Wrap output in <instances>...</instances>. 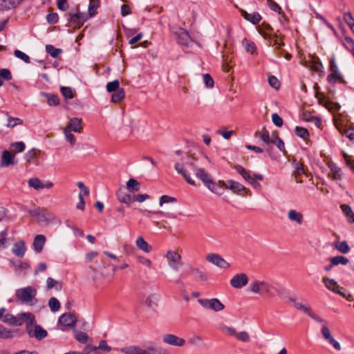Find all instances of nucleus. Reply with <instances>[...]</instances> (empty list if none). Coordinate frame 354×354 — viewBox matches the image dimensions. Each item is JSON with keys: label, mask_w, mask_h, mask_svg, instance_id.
I'll list each match as a JSON object with an SVG mask.
<instances>
[{"label": "nucleus", "mask_w": 354, "mask_h": 354, "mask_svg": "<svg viewBox=\"0 0 354 354\" xmlns=\"http://www.w3.org/2000/svg\"><path fill=\"white\" fill-rule=\"evenodd\" d=\"M162 342L171 346H183L185 344V340L178 337L173 334H165L162 336Z\"/></svg>", "instance_id": "nucleus-13"}, {"label": "nucleus", "mask_w": 354, "mask_h": 354, "mask_svg": "<svg viewBox=\"0 0 354 354\" xmlns=\"http://www.w3.org/2000/svg\"><path fill=\"white\" fill-rule=\"evenodd\" d=\"M96 348L92 345H87L82 352L71 351L65 354H88L92 351H95Z\"/></svg>", "instance_id": "nucleus-64"}, {"label": "nucleus", "mask_w": 354, "mask_h": 354, "mask_svg": "<svg viewBox=\"0 0 354 354\" xmlns=\"http://www.w3.org/2000/svg\"><path fill=\"white\" fill-rule=\"evenodd\" d=\"M118 199L120 203L127 204L128 205H130L131 202L133 201V196L131 195V193H125L122 190H119L117 192Z\"/></svg>", "instance_id": "nucleus-27"}, {"label": "nucleus", "mask_w": 354, "mask_h": 354, "mask_svg": "<svg viewBox=\"0 0 354 354\" xmlns=\"http://www.w3.org/2000/svg\"><path fill=\"white\" fill-rule=\"evenodd\" d=\"M219 328L229 336H236V331L234 328L227 326L224 324H221Z\"/></svg>", "instance_id": "nucleus-53"}, {"label": "nucleus", "mask_w": 354, "mask_h": 354, "mask_svg": "<svg viewBox=\"0 0 354 354\" xmlns=\"http://www.w3.org/2000/svg\"><path fill=\"white\" fill-rule=\"evenodd\" d=\"M89 15L86 13L77 12L71 17L70 21L81 27L84 23L88 19Z\"/></svg>", "instance_id": "nucleus-20"}, {"label": "nucleus", "mask_w": 354, "mask_h": 354, "mask_svg": "<svg viewBox=\"0 0 354 354\" xmlns=\"http://www.w3.org/2000/svg\"><path fill=\"white\" fill-rule=\"evenodd\" d=\"M25 144L23 142H16L10 144L11 152L15 155L17 153L22 152L25 149Z\"/></svg>", "instance_id": "nucleus-41"}, {"label": "nucleus", "mask_w": 354, "mask_h": 354, "mask_svg": "<svg viewBox=\"0 0 354 354\" xmlns=\"http://www.w3.org/2000/svg\"><path fill=\"white\" fill-rule=\"evenodd\" d=\"M26 248L24 241L16 242L12 248V252L18 257L22 258L26 252Z\"/></svg>", "instance_id": "nucleus-21"}, {"label": "nucleus", "mask_w": 354, "mask_h": 354, "mask_svg": "<svg viewBox=\"0 0 354 354\" xmlns=\"http://www.w3.org/2000/svg\"><path fill=\"white\" fill-rule=\"evenodd\" d=\"M275 53L278 57L283 56L287 60H290L292 57L290 53L281 49V46H279L275 47Z\"/></svg>", "instance_id": "nucleus-57"}, {"label": "nucleus", "mask_w": 354, "mask_h": 354, "mask_svg": "<svg viewBox=\"0 0 354 354\" xmlns=\"http://www.w3.org/2000/svg\"><path fill=\"white\" fill-rule=\"evenodd\" d=\"M332 266H337L339 264L346 265L348 263V259L343 256H336L332 257L330 259Z\"/></svg>", "instance_id": "nucleus-45"}, {"label": "nucleus", "mask_w": 354, "mask_h": 354, "mask_svg": "<svg viewBox=\"0 0 354 354\" xmlns=\"http://www.w3.org/2000/svg\"><path fill=\"white\" fill-rule=\"evenodd\" d=\"M28 186L36 190L44 189L43 182L38 178H31L28 181Z\"/></svg>", "instance_id": "nucleus-38"}, {"label": "nucleus", "mask_w": 354, "mask_h": 354, "mask_svg": "<svg viewBox=\"0 0 354 354\" xmlns=\"http://www.w3.org/2000/svg\"><path fill=\"white\" fill-rule=\"evenodd\" d=\"M12 337L10 330L6 329L2 325H0V337L3 339H8Z\"/></svg>", "instance_id": "nucleus-63"}, {"label": "nucleus", "mask_w": 354, "mask_h": 354, "mask_svg": "<svg viewBox=\"0 0 354 354\" xmlns=\"http://www.w3.org/2000/svg\"><path fill=\"white\" fill-rule=\"evenodd\" d=\"M120 352L124 354H171L167 349L155 346L143 349L138 346L131 345L120 348Z\"/></svg>", "instance_id": "nucleus-3"}, {"label": "nucleus", "mask_w": 354, "mask_h": 354, "mask_svg": "<svg viewBox=\"0 0 354 354\" xmlns=\"http://www.w3.org/2000/svg\"><path fill=\"white\" fill-rule=\"evenodd\" d=\"M98 8V1L96 0H91L88 6V15L93 17L95 15V10Z\"/></svg>", "instance_id": "nucleus-58"}, {"label": "nucleus", "mask_w": 354, "mask_h": 354, "mask_svg": "<svg viewBox=\"0 0 354 354\" xmlns=\"http://www.w3.org/2000/svg\"><path fill=\"white\" fill-rule=\"evenodd\" d=\"M295 133L297 136L306 139L309 136V133L308 130L304 127H297L295 128Z\"/></svg>", "instance_id": "nucleus-55"}, {"label": "nucleus", "mask_w": 354, "mask_h": 354, "mask_svg": "<svg viewBox=\"0 0 354 354\" xmlns=\"http://www.w3.org/2000/svg\"><path fill=\"white\" fill-rule=\"evenodd\" d=\"M333 247L342 254H346L349 252L350 248L346 241H335L333 243Z\"/></svg>", "instance_id": "nucleus-32"}, {"label": "nucleus", "mask_w": 354, "mask_h": 354, "mask_svg": "<svg viewBox=\"0 0 354 354\" xmlns=\"http://www.w3.org/2000/svg\"><path fill=\"white\" fill-rule=\"evenodd\" d=\"M48 306L53 312L59 310L60 308V303L57 299L51 297L48 301Z\"/></svg>", "instance_id": "nucleus-51"}, {"label": "nucleus", "mask_w": 354, "mask_h": 354, "mask_svg": "<svg viewBox=\"0 0 354 354\" xmlns=\"http://www.w3.org/2000/svg\"><path fill=\"white\" fill-rule=\"evenodd\" d=\"M64 133L66 140L70 143L71 147H73L75 143L76 139L75 136L71 133V131L68 130V129L64 128Z\"/></svg>", "instance_id": "nucleus-52"}, {"label": "nucleus", "mask_w": 354, "mask_h": 354, "mask_svg": "<svg viewBox=\"0 0 354 354\" xmlns=\"http://www.w3.org/2000/svg\"><path fill=\"white\" fill-rule=\"evenodd\" d=\"M82 119L77 118H71L68 124L64 129H68L70 131L80 133L82 131Z\"/></svg>", "instance_id": "nucleus-18"}, {"label": "nucleus", "mask_w": 354, "mask_h": 354, "mask_svg": "<svg viewBox=\"0 0 354 354\" xmlns=\"http://www.w3.org/2000/svg\"><path fill=\"white\" fill-rule=\"evenodd\" d=\"M289 301L294 304V306L296 309L304 312L307 314L310 317L313 319L315 321L324 323L326 321L319 315H316L311 309L310 305L308 303L302 304L301 302L297 301L295 298L289 297Z\"/></svg>", "instance_id": "nucleus-6"}, {"label": "nucleus", "mask_w": 354, "mask_h": 354, "mask_svg": "<svg viewBox=\"0 0 354 354\" xmlns=\"http://www.w3.org/2000/svg\"><path fill=\"white\" fill-rule=\"evenodd\" d=\"M20 316V318L17 319L10 314H7L3 316V322L8 323L12 326H18L22 325L24 322H26L27 324H31L34 321V317L30 313H23Z\"/></svg>", "instance_id": "nucleus-5"}, {"label": "nucleus", "mask_w": 354, "mask_h": 354, "mask_svg": "<svg viewBox=\"0 0 354 354\" xmlns=\"http://www.w3.org/2000/svg\"><path fill=\"white\" fill-rule=\"evenodd\" d=\"M48 333L46 330L42 328L40 326L36 325L35 326L34 335L36 339L41 340L47 336Z\"/></svg>", "instance_id": "nucleus-39"}, {"label": "nucleus", "mask_w": 354, "mask_h": 354, "mask_svg": "<svg viewBox=\"0 0 354 354\" xmlns=\"http://www.w3.org/2000/svg\"><path fill=\"white\" fill-rule=\"evenodd\" d=\"M344 47L354 56V40L350 37H346L343 43Z\"/></svg>", "instance_id": "nucleus-47"}, {"label": "nucleus", "mask_w": 354, "mask_h": 354, "mask_svg": "<svg viewBox=\"0 0 354 354\" xmlns=\"http://www.w3.org/2000/svg\"><path fill=\"white\" fill-rule=\"evenodd\" d=\"M200 304L205 308L212 310L215 312H219L224 309L225 306L221 301L216 298L200 299L198 300Z\"/></svg>", "instance_id": "nucleus-8"}, {"label": "nucleus", "mask_w": 354, "mask_h": 354, "mask_svg": "<svg viewBox=\"0 0 354 354\" xmlns=\"http://www.w3.org/2000/svg\"><path fill=\"white\" fill-rule=\"evenodd\" d=\"M46 243V237L42 234L37 235L33 241V248L36 252L40 253Z\"/></svg>", "instance_id": "nucleus-22"}, {"label": "nucleus", "mask_w": 354, "mask_h": 354, "mask_svg": "<svg viewBox=\"0 0 354 354\" xmlns=\"http://www.w3.org/2000/svg\"><path fill=\"white\" fill-rule=\"evenodd\" d=\"M36 295L37 290L32 286L20 288L16 292L17 298L25 304H30Z\"/></svg>", "instance_id": "nucleus-7"}, {"label": "nucleus", "mask_w": 354, "mask_h": 354, "mask_svg": "<svg viewBox=\"0 0 354 354\" xmlns=\"http://www.w3.org/2000/svg\"><path fill=\"white\" fill-rule=\"evenodd\" d=\"M46 285H47L48 290H50L53 288H55V290H60L62 289L61 283L51 277H48L47 279Z\"/></svg>", "instance_id": "nucleus-42"}, {"label": "nucleus", "mask_w": 354, "mask_h": 354, "mask_svg": "<svg viewBox=\"0 0 354 354\" xmlns=\"http://www.w3.org/2000/svg\"><path fill=\"white\" fill-rule=\"evenodd\" d=\"M75 339L79 342H80L82 344H85L87 342L88 339V335L86 333L80 331V332L76 333Z\"/></svg>", "instance_id": "nucleus-62"}, {"label": "nucleus", "mask_w": 354, "mask_h": 354, "mask_svg": "<svg viewBox=\"0 0 354 354\" xmlns=\"http://www.w3.org/2000/svg\"><path fill=\"white\" fill-rule=\"evenodd\" d=\"M227 189H231L236 194H240L241 192H246L248 190V189L243 185L232 180H228Z\"/></svg>", "instance_id": "nucleus-25"}, {"label": "nucleus", "mask_w": 354, "mask_h": 354, "mask_svg": "<svg viewBox=\"0 0 354 354\" xmlns=\"http://www.w3.org/2000/svg\"><path fill=\"white\" fill-rule=\"evenodd\" d=\"M257 135L259 136L261 140L265 143L266 151H269L271 149L270 142L272 138H270L268 131L265 128H263L261 132H256L255 136H257Z\"/></svg>", "instance_id": "nucleus-23"}, {"label": "nucleus", "mask_w": 354, "mask_h": 354, "mask_svg": "<svg viewBox=\"0 0 354 354\" xmlns=\"http://www.w3.org/2000/svg\"><path fill=\"white\" fill-rule=\"evenodd\" d=\"M14 55L19 59H22L24 62L28 64L30 62V59L28 55L21 52L19 50H15L14 51Z\"/></svg>", "instance_id": "nucleus-61"}, {"label": "nucleus", "mask_w": 354, "mask_h": 354, "mask_svg": "<svg viewBox=\"0 0 354 354\" xmlns=\"http://www.w3.org/2000/svg\"><path fill=\"white\" fill-rule=\"evenodd\" d=\"M189 268L191 274L197 276L202 281L207 280V275L205 273H203L202 271H201L198 268H195L194 266H190L189 267Z\"/></svg>", "instance_id": "nucleus-46"}, {"label": "nucleus", "mask_w": 354, "mask_h": 354, "mask_svg": "<svg viewBox=\"0 0 354 354\" xmlns=\"http://www.w3.org/2000/svg\"><path fill=\"white\" fill-rule=\"evenodd\" d=\"M136 245L140 250L146 253L150 252L152 250V247L141 236L137 238Z\"/></svg>", "instance_id": "nucleus-24"}, {"label": "nucleus", "mask_w": 354, "mask_h": 354, "mask_svg": "<svg viewBox=\"0 0 354 354\" xmlns=\"http://www.w3.org/2000/svg\"><path fill=\"white\" fill-rule=\"evenodd\" d=\"M287 216L290 221L296 223L299 225H302L304 223V217L303 214L296 209H290L288 212Z\"/></svg>", "instance_id": "nucleus-16"}, {"label": "nucleus", "mask_w": 354, "mask_h": 354, "mask_svg": "<svg viewBox=\"0 0 354 354\" xmlns=\"http://www.w3.org/2000/svg\"><path fill=\"white\" fill-rule=\"evenodd\" d=\"M321 333L324 339L329 344H332L335 349L337 351H340L342 349L340 344L332 336L330 329L326 325L322 326Z\"/></svg>", "instance_id": "nucleus-12"}, {"label": "nucleus", "mask_w": 354, "mask_h": 354, "mask_svg": "<svg viewBox=\"0 0 354 354\" xmlns=\"http://www.w3.org/2000/svg\"><path fill=\"white\" fill-rule=\"evenodd\" d=\"M266 39H268L270 42V45L273 46H282L284 45L283 41H280L278 39L277 35L275 33L271 34L270 38H266Z\"/></svg>", "instance_id": "nucleus-54"}, {"label": "nucleus", "mask_w": 354, "mask_h": 354, "mask_svg": "<svg viewBox=\"0 0 354 354\" xmlns=\"http://www.w3.org/2000/svg\"><path fill=\"white\" fill-rule=\"evenodd\" d=\"M177 32V41L180 45L187 46L192 43V39L187 30L180 28Z\"/></svg>", "instance_id": "nucleus-17"}, {"label": "nucleus", "mask_w": 354, "mask_h": 354, "mask_svg": "<svg viewBox=\"0 0 354 354\" xmlns=\"http://www.w3.org/2000/svg\"><path fill=\"white\" fill-rule=\"evenodd\" d=\"M157 300L158 296L155 294H152L147 297L145 301V304L149 308H153L156 305V302Z\"/></svg>", "instance_id": "nucleus-60"}, {"label": "nucleus", "mask_w": 354, "mask_h": 354, "mask_svg": "<svg viewBox=\"0 0 354 354\" xmlns=\"http://www.w3.org/2000/svg\"><path fill=\"white\" fill-rule=\"evenodd\" d=\"M182 162H178L175 164L174 168L178 174H180L187 183L191 185H196L195 181L192 178L189 173L187 171L185 165L192 169L195 174L207 171V167L212 164L209 157L203 153L197 156L187 155L182 159Z\"/></svg>", "instance_id": "nucleus-1"}, {"label": "nucleus", "mask_w": 354, "mask_h": 354, "mask_svg": "<svg viewBox=\"0 0 354 354\" xmlns=\"http://www.w3.org/2000/svg\"><path fill=\"white\" fill-rule=\"evenodd\" d=\"M106 88V91L109 93H113L121 88H120V82L117 80L113 82H108Z\"/></svg>", "instance_id": "nucleus-49"}, {"label": "nucleus", "mask_w": 354, "mask_h": 354, "mask_svg": "<svg viewBox=\"0 0 354 354\" xmlns=\"http://www.w3.org/2000/svg\"><path fill=\"white\" fill-rule=\"evenodd\" d=\"M15 156L10 151L4 150L2 152L1 166L7 167L11 165H16L17 162L15 158Z\"/></svg>", "instance_id": "nucleus-15"}, {"label": "nucleus", "mask_w": 354, "mask_h": 354, "mask_svg": "<svg viewBox=\"0 0 354 354\" xmlns=\"http://www.w3.org/2000/svg\"><path fill=\"white\" fill-rule=\"evenodd\" d=\"M329 70L331 72L327 77V80L329 82H333L334 80H339L341 82L345 83L342 74L338 70L334 57L331 58L330 60Z\"/></svg>", "instance_id": "nucleus-10"}, {"label": "nucleus", "mask_w": 354, "mask_h": 354, "mask_svg": "<svg viewBox=\"0 0 354 354\" xmlns=\"http://www.w3.org/2000/svg\"><path fill=\"white\" fill-rule=\"evenodd\" d=\"M41 95L46 98L47 102L50 106H57L59 104V100L57 95L47 93H41Z\"/></svg>", "instance_id": "nucleus-34"}, {"label": "nucleus", "mask_w": 354, "mask_h": 354, "mask_svg": "<svg viewBox=\"0 0 354 354\" xmlns=\"http://www.w3.org/2000/svg\"><path fill=\"white\" fill-rule=\"evenodd\" d=\"M165 257L167 259L168 265L174 271H178L181 266V256L176 251L169 250Z\"/></svg>", "instance_id": "nucleus-9"}, {"label": "nucleus", "mask_w": 354, "mask_h": 354, "mask_svg": "<svg viewBox=\"0 0 354 354\" xmlns=\"http://www.w3.org/2000/svg\"><path fill=\"white\" fill-rule=\"evenodd\" d=\"M250 290L257 295H262L269 297L274 296V291H275L278 295L282 294V291L279 289L276 288L270 283L263 280H254L250 283Z\"/></svg>", "instance_id": "nucleus-2"}, {"label": "nucleus", "mask_w": 354, "mask_h": 354, "mask_svg": "<svg viewBox=\"0 0 354 354\" xmlns=\"http://www.w3.org/2000/svg\"><path fill=\"white\" fill-rule=\"evenodd\" d=\"M127 189L129 193L133 194L140 189V183L134 178H130L127 182Z\"/></svg>", "instance_id": "nucleus-28"}, {"label": "nucleus", "mask_w": 354, "mask_h": 354, "mask_svg": "<svg viewBox=\"0 0 354 354\" xmlns=\"http://www.w3.org/2000/svg\"><path fill=\"white\" fill-rule=\"evenodd\" d=\"M328 167L330 170V173L328 174V176H331L333 180H340L342 178L341 169L333 162L330 163Z\"/></svg>", "instance_id": "nucleus-26"}, {"label": "nucleus", "mask_w": 354, "mask_h": 354, "mask_svg": "<svg viewBox=\"0 0 354 354\" xmlns=\"http://www.w3.org/2000/svg\"><path fill=\"white\" fill-rule=\"evenodd\" d=\"M294 167L295 169L294 171V176L297 183H301L302 180L300 179V176L305 173L304 169V165L302 163L297 162L294 161Z\"/></svg>", "instance_id": "nucleus-30"}, {"label": "nucleus", "mask_w": 354, "mask_h": 354, "mask_svg": "<svg viewBox=\"0 0 354 354\" xmlns=\"http://www.w3.org/2000/svg\"><path fill=\"white\" fill-rule=\"evenodd\" d=\"M46 52L50 55L51 57L55 58L59 54L62 53V50L60 48H56L52 45H46Z\"/></svg>", "instance_id": "nucleus-48"}, {"label": "nucleus", "mask_w": 354, "mask_h": 354, "mask_svg": "<svg viewBox=\"0 0 354 354\" xmlns=\"http://www.w3.org/2000/svg\"><path fill=\"white\" fill-rule=\"evenodd\" d=\"M60 91L63 96L66 99H72L74 96L73 91L70 87L62 86Z\"/></svg>", "instance_id": "nucleus-56"}, {"label": "nucleus", "mask_w": 354, "mask_h": 354, "mask_svg": "<svg viewBox=\"0 0 354 354\" xmlns=\"http://www.w3.org/2000/svg\"><path fill=\"white\" fill-rule=\"evenodd\" d=\"M234 169L242 176V177L244 178L245 180H246L248 183L252 179V177L251 176L249 171H246L242 166L241 165H236L234 167Z\"/></svg>", "instance_id": "nucleus-40"}, {"label": "nucleus", "mask_w": 354, "mask_h": 354, "mask_svg": "<svg viewBox=\"0 0 354 354\" xmlns=\"http://www.w3.org/2000/svg\"><path fill=\"white\" fill-rule=\"evenodd\" d=\"M195 176L200 179L204 185L212 192L221 195V186L212 179L211 175L207 171L195 174Z\"/></svg>", "instance_id": "nucleus-4"}, {"label": "nucleus", "mask_w": 354, "mask_h": 354, "mask_svg": "<svg viewBox=\"0 0 354 354\" xmlns=\"http://www.w3.org/2000/svg\"><path fill=\"white\" fill-rule=\"evenodd\" d=\"M206 260L221 268H227L230 267V264L221 255L216 253L207 254Z\"/></svg>", "instance_id": "nucleus-11"}, {"label": "nucleus", "mask_w": 354, "mask_h": 354, "mask_svg": "<svg viewBox=\"0 0 354 354\" xmlns=\"http://www.w3.org/2000/svg\"><path fill=\"white\" fill-rule=\"evenodd\" d=\"M243 46L248 53L254 55L257 51V46L253 41L244 39L242 41Z\"/></svg>", "instance_id": "nucleus-33"}, {"label": "nucleus", "mask_w": 354, "mask_h": 354, "mask_svg": "<svg viewBox=\"0 0 354 354\" xmlns=\"http://www.w3.org/2000/svg\"><path fill=\"white\" fill-rule=\"evenodd\" d=\"M343 213L346 216L350 223H354V213L352 212L351 207L346 204L341 205Z\"/></svg>", "instance_id": "nucleus-37"}, {"label": "nucleus", "mask_w": 354, "mask_h": 354, "mask_svg": "<svg viewBox=\"0 0 354 354\" xmlns=\"http://www.w3.org/2000/svg\"><path fill=\"white\" fill-rule=\"evenodd\" d=\"M260 33L263 37L266 38H270L271 34H273V29L270 25L267 24H263L259 30Z\"/></svg>", "instance_id": "nucleus-36"}, {"label": "nucleus", "mask_w": 354, "mask_h": 354, "mask_svg": "<svg viewBox=\"0 0 354 354\" xmlns=\"http://www.w3.org/2000/svg\"><path fill=\"white\" fill-rule=\"evenodd\" d=\"M261 19V15L256 12H254L251 14H248V17L247 20L252 22L254 24H258Z\"/></svg>", "instance_id": "nucleus-59"}, {"label": "nucleus", "mask_w": 354, "mask_h": 354, "mask_svg": "<svg viewBox=\"0 0 354 354\" xmlns=\"http://www.w3.org/2000/svg\"><path fill=\"white\" fill-rule=\"evenodd\" d=\"M336 128L341 133H344L351 140H354V130L352 129H345L342 126L335 122Z\"/></svg>", "instance_id": "nucleus-35"}, {"label": "nucleus", "mask_w": 354, "mask_h": 354, "mask_svg": "<svg viewBox=\"0 0 354 354\" xmlns=\"http://www.w3.org/2000/svg\"><path fill=\"white\" fill-rule=\"evenodd\" d=\"M248 282V277L245 273L234 275L230 280V284L235 288H241Z\"/></svg>", "instance_id": "nucleus-14"}, {"label": "nucleus", "mask_w": 354, "mask_h": 354, "mask_svg": "<svg viewBox=\"0 0 354 354\" xmlns=\"http://www.w3.org/2000/svg\"><path fill=\"white\" fill-rule=\"evenodd\" d=\"M125 97L124 90L121 88L120 89L114 91L111 97V101L113 102L117 103L123 100Z\"/></svg>", "instance_id": "nucleus-43"}, {"label": "nucleus", "mask_w": 354, "mask_h": 354, "mask_svg": "<svg viewBox=\"0 0 354 354\" xmlns=\"http://www.w3.org/2000/svg\"><path fill=\"white\" fill-rule=\"evenodd\" d=\"M270 144H273L277 146V147L281 151L285 152V146L283 140L279 137L275 136L274 138H272Z\"/></svg>", "instance_id": "nucleus-50"}, {"label": "nucleus", "mask_w": 354, "mask_h": 354, "mask_svg": "<svg viewBox=\"0 0 354 354\" xmlns=\"http://www.w3.org/2000/svg\"><path fill=\"white\" fill-rule=\"evenodd\" d=\"M323 283L325 286L330 290L335 292L338 290L339 286L337 283L333 279H329L328 277H323Z\"/></svg>", "instance_id": "nucleus-31"}, {"label": "nucleus", "mask_w": 354, "mask_h": 354, "mask_svg": "<svg viewBox=\"0 0 354 354\" xmlns=\"http://www.w3.org/2000/svg\"><path fill=\"white\" fill-rule=\"evenodd\" d=\"M76 321L75 315L70 313L63 314L59 319V323L64 326H74Z\"/></svg>", "instance_id": "nucleus-19"}, {"label": "nucleus", "mask_w": 354, "mask_h": 354, "mask_svg": "<svg viewBox=\"0 0 354 354\" xmlns=\"http://www.w3.org/2000/svg\"><path fill=\"white\" fill-rule=\"evenodd\" d=\"M20 0H0V10H10L19 4Z\"/></svg>", "instance_id": "nucleus-29"}, {"label": "nucleus", "mask_w": 354, "mask_h": 354, "mask_svg": "<svg viewBox=\"0 0 354 354\" xmlns=\"http://www.w3.org/2000/svg\"><path fill=\"white\" fill-rule=\"evenodd\" d=\"M50 218V213L48 212L46 209H41L39 214L38 215V218L37 219V222L39 223H42L48 221Z\"/></svg>", "instance_id": "nucleus-44"}]
</instances>
